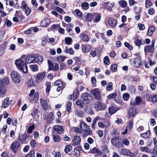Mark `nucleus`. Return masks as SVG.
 Returning <instances> with one entry per match:
<instances>
[{
  "instance_id": "nucleus-1",
  "label": "nucleus",
  "mask_w": 157,
  "mask_h": 157,
  "mask_svg": "<svg viewBox=\"0 0 157 157\" xmlns=\"http://www.w3.org/2000/svg\"><path fill=\"white\" fill-rule=\"evenodd\" d=\"M113 137L111 139V143L113 146L118 147H121L122 145L119 141V135L115 131H113L112 134Z\"/></svg>"
},
{
  "instance_id": "nucleus-2",
  "label": "nucleus",
  "mask_w": 157,
  "mask_h": 157,
  "mask_svg": "<svg viewBox=\"0 0 157 157\" xmlns=\"http://www.w3.org/2000/svg\"><path fill=\"white\" fill-rule=\"evenodd\" d=\"M15 64L20 69L21 71L24 73H27V67L25 62L21 59H17L15 62Z\"/></svg>"
},
{
  "instance_id": "nucleus-3",
  "label": "nucleus",
  "mask_w": 157,
  "mask_h": 157,
  "mask_svg": "<svg viewBox=\"0 0 157 157\" xmlns=\"http://www.w3.org/2000/svg\"><path fill=\"white\" fill-rule=\"evenodd\" d=\"M80 128L82 130L84 131L83 136L84 137L90 135L92 133V131L90 127L83 121L80 122Z\"/></svg>"
},
{
  "instance_id": "nucleus-4",
  "label": "nucleus",
  "mask_w": 157,
  "mask_h": 157,
  "mask_svg": "<svg viewBox=\"0 0 157 157\" xmlns=\"http://www.w3.org/2000/svg\"><path fill=\"white\" fill-rule=\"evenodd\" d=\"M82 101L84 104L90 103L93 100V97L90 94L85 93L81 96Z\"/></svg>"
},
{
  "instance_id": "nucleus-5",
  "label": "nucleus",
  "mask_w": 157,
  "mask_h": 157,
  "mask_svg": "<svg viewBox=\"0 0 157 157\" xmlns=\"http://www.w3.org/2000/svg\"><path fill=\"white\" fill-rule=\"evenodd\" d=\"M11 77L15 83H19L21 81L20 75L16 71H12L11 73Z\"/></svg>"
},
{
  "instance_id": "nucleus-6",
  "label": "nucleus",
  "mask_w": 157,
  "mask_h": 157,
  "mask_svg": "<svg viewBox=\"0 0 157 157\" xmlns=\"http://www.w3.org/2000/svg\"><path fill=\"white\" fill-rule=\"evenodd\" d=\"M94 107L96 110L99 111L105 109L106 106L105 104L101 102L96 101L94 104Z\"/></svg>"
},
{
  "instance_id": "nucleus-7",
  "label": "nucleus",
  "mask_w": 157,
  "mask_h": 157,
  "mask_svg": "<svg viewBox=\"0 0 157 157\" xmlns=\"http://www.w3.org/2000/svg\"><path fill=\"white\" fill-rule=\"evenodd\" d=\"M38 56H39L37 54H32L28 56L26 58L25 61L29 63H35V58H36V57H38Z\"/></svg>"
},
{
  "instance_id": "nucleus-8",
  "label": "nucleus",
  "mask_w": 157,
  "mask_h": 157,
  "mask_svg": "<svg viewBox=\"0 0 157 157\" xmlns=\"http://www.w3.org/2000/svg\"><path fill=\"white\" fill-rule=\"evenodd\" d=\"M48 63L49 65V70H53L57 71L59 69V65L57 63H55L54 64L51 61L49 60H48Z\"/></svg>"
},
{
  "instance_id": "nucleus-9",
  "label": "nucleus",
  "mask_w": 157,
  "mask_h": 157,
  "mask_svg": "<svg viewBox=\"0 0 157 157\" xmlns=\"http://www.w3.org/2000/svg\"><path fill=\"white\" fill-rule=\"evenodd\" d=\"M20 145V143L17 141H15L11 145L12 151L14 153H16L19 148Z\"/></svg>"
},
{
  "instance_id": "nucleus-10",
  "label": "nucleus",
  "mask_w": 157,
  "mask_h": 157,
  "mask_svg": "<svg viewBox=\"0 0 157 157\" xmlns=\"http://www.w3.org/2000/svg\"><path fill=\"white\" fill-rule=\"evenodd\" d=\"M45 73L40 72L36 75V82L37 83L40 82L44 78L45 76Z\"/></svg>"
},
{
  "instance_id": "nucleus-11",
  "label": "nucleus",
  "mask_w": 157,
  "mask_h": 157,
  "mask_svg": "<svg viewBox=\"0 0 157 157\" xmlns=\"http://www.w3.org/2000/svg\"><path fill=\"white\" fill-rule=\"evenodd\" d=\"M12 101L10 98L6 97L2 101V107L4 108H7L11 104Z\"/></svg>"
},
{
  "instance_id": "nucleus-12",
  "label": "nucleus",
  "mask_w": 157,
  "mask_h": 157,
  "mask_svg": "<svg viewBox=\"0 0 157 157\" xmlns=\"http://www.w3.org/2000/svg\"><path fill=\"white\" fill-rule=\"evenodd\" d=\"M133 61L132 64L134 67L137 68L141 66L142 63L141 60L139 58L133 59Z\"/></svg>"
},
{
  "instance_id": "nucleus-13",
  "label": "nucleus",
  "mask_w": 157,
  "mask_h": 157,
  "mask_svg": "<svg viewBox=\"0 0 157 157\" xmlns=\"http://www.w3.org/2000/svg\"><path fill=\"white\" fill-rule=\"evenodd\" d=\"M99 90L98 89H95L92 91L91 93L94 98L96 100H100L101 97L99 94Z\"/></svg>"
},
{
  "instance_id": "nucleus-14",
  "label": "nucleus",
  "mask_w": 157,
  "mask_h": 157,
  "mask_svg": "<svg viewBox=\"0 0 157 157\" xmlns=\"http://www.w3.org/2000/svg\"><path fill=\"white\" fill-rule=\"evenodd\" d=\"M136 113V110L134 108H130L128 109V113L127 117L128 118L133 117Z\"/></svg>"
},
{
  "instance_id": "nucleus-15",
  "label": "nucleus",
  "mask_w": 157,
  "mask_h": 157,
  "mask_svg": "<svg viewBox=\"0 0 157 157\" xmlns=\"http://www.w3.org/2000/svg\"><path fill=\"white\" fill-rule=\"evenodd\" d=\"M45 118L47 121L48 123L50 124L52 123L54 119L53 113L50 112Z\"/></svg>"
},
{
  "instance_id": "nucleus-16",
  "label": "nucleus",
  "mask_w": 157,
  "mask_h": 157,
  "mask_svg": "<svg viewBox=\"0 0 157 157\" xmlns=\"http://www.w3.org/2000/svg\"><path fill=\"white\" fill-rule=\"evenodd\" d=\"M40 101L41 105L43 110L46 111L48 107V102L42 98H40Z\"/></svg>"
},
{
  "instance_id": "nucleus-17",
  "label": "nucleus",
  "mask_w": 157,
  "mask_h": 157,
  "mask_svg": "<svg viewBox=\"0 0 157 157\" xmlns=\"http://www.w3.org/2000/svg\"><path fill=\"white\" fill-rule=\"evenodd\" d=\"M53 129L59 134L62 133L63 131V129L62 126L58 125L54 126Z\"/></svg>"
},
{
  "instance_id": "nucleus-18",
  "label": "nucleus",
  "mask_w": 157,
  "mask_h": 157,
  "mask_svg": "<svg viewBox=\"0 0 157 157\" xmlns=\"http://www.w3.org/2000/svg\"><path fill=\"white\" fill-rule=\"evenodd\" d=\"M81 141V138L79 136H75L72 140V145L73 146L78 145L80 143Z\"/></svg>"
},
{
  "instance_id": "nucleus-19",
  "label": "nucleus",
  "mask_w": 157,
  "mask_h": 157,
  "mask_svg": "<svg viewBox=\"0 0 157 157\" xmlns=\"http://www.w3.org/2000/svg\"><path fill=\"white\" fill-rule=\"evenodd\" d=\"M29 136V134L24 133L23 135L19 136L18 140L21 143H24L25 141L28 138Z\"/></svg>"
},
{
  "instance_id": "nucleus-20",
  "label": "nucleus",
  "mask_w": 157,
  "mask_h": 157,
  "mask_svg": "<svg viewBox=\"0 0 157 157\" xmlns=\"http://www.w3.org/2000/svg\"><path fill=\"white\" fill-rule=\"evenodd\" d=\"M51 20L48 18L43 20L40 22V24L42 26L46 27L48 25L51 23Z\"/></svg>"
},
{
  "instance_id": "nucleus-21",
  "label": "nucleus",
  "mask_w": 157,
  "mask_h": 157,
  "mask_svg": "<svg viewBox=\"0 0 157 157\" xmlns=\"http://www.w3.org/2000/svg\"><path fill=\"white\" fill-rule=\"evenodd\" d=\"M120 154L123 155H127L131 156L132 155L133 153H131L129 150L126 149H121L119 153Z\"/></svg>"
},
{
  "instance_id": "nucleus-22",
  "label": "nucleus",
  "mask_w": 157,
  "mask_h": 157,
  "mask_svg": "<svg viewBox=\"0 0 157 157\" xmlns=\"http://www.w3.org/2000/svg\"><path fill=\"white\" fill-rule=\"evenodd\" d=\"M95 13H87L85 16L86 21L88 22H91L92 20L94 18Z\"/></svg>"
},
{
  "instance_id": "nucleus-23",
  "label": "nucleus",
  "mask_w": 157,
  "mask_h": 157,
  "mask_svg": "<svg viewBox=\"0 0 157 157\" xmlns=\"http://www.w3.org/2000/svg\"><path fill=\"white\" fill-rule=\"evenodd\" d=\"M9 83V80L8 78H4L0 80V87H4Z\"/></svg>"
},
{
  "instance_id": "nucleus-24",
  "label": "nucleus",
  "mask_w": 157,
  "mask_h": 157,
  "mask_svg": "<svg viewBox=\"0 0 157 157\" xmlns=\"http://www.w3.org/2000/svg\"><path fill=\"white\" fill-rule=\"evenodd\" d=\"M108 21L109 25L110 26L113 27H115L117 23V20L111 17H109L108 18Z\"/></svg>"
},
{
  "instance_id": "nucleus-25",
  "label": "nucleus",
  "mask_w": 157,
  "mask_h": 157,
  "mask_svg": "<svg viewBox=\"0 0 157 157\" xmlns=\"http://www.w3.org/2000/svg\"><path fill=\"white\" fill-rule=\"evenodd\" d=\"M144 51L145 53L148 52L153 53L154 51V47L151 45H147L144 47Z\"/></svg>"
},
{
  "instance_id": "nucleus-26",
  "label": "nucleus",
  "mask_w": 157,
  "mask_h": 157,
  "mask_svg": "<svg viewBox=\"0 0 157 157\" xmlns=\"http://www.w3.org/2000/svg\"><path fill=\"white\" fill-rule=\"evenodd\" d=\"M118 109L115 106H110L108 108V112L109 114H112L115 113Z\"/></svg>"
},
{
  "instance_id": "nucleus-27",
  "label": "nucleus",
  "mask_w": 157,
  "mask_h": 157,
  "mask_svg": "<svg viewBox=\"0 0 157 157\" xmlns=\"http://www.w3.org/2000/svg\"><path fill=\"white\" fill-rule=\"evenodd\" d=\"M80 147L77 146L75 147L74 150L73 155L75 157H78L80 155V152L79 151V149Z\"/></svg>"
},
{
  "instance_id": "nucleus-28",
  "label": "nucleus",
  "mask_w": 157,
  "mask_h": 157,
  "mask_svg": "<svg viewBox=\"0 0 157 157\" xmlns=\"http://www.w3.org/2000/svg\"><path fill=\"white\" fill-rule=\"evenodd\" d=\"M82 50L84 53H87L90 50V46L87 44L83 45L82 46Z\"/></svg>"
},
{
  "instance_id": "nucleus-29",
  "label": "nucleus",
  "mask_w": 157,
  "mask_h": 157,
  "mask_svg": "<svg viewBox=\"0 0 157 157\" xmlns=\"http://www.w3.org/2000/svg\"><path fill=\"white\" fill-rule=\"evenodd\" d=\"M81 38L84 41L88 42L89 40V36L86 34L81 33L80 34Z\"/></svg>"
},
{
  "instance_id": "nucleus-30",
  "label": "nucleus",
  "mask_w": 157,
  "mask_h": 157,
  "mask_svg": "<svg viewBox=\"0 0 157 157\" xmlns=\"http://www.w3.org/2000/svg\"><path fill=\"white\" fill-rule=\"evenodd\" d=\"M155 28L154 26H150L149 27L148 30L147 34L148 36L151 35L152 34L153 32L155 31Z\"/></svg>"
},
{
  "instance_id": "nucleus-31",
  "label": "nucleus",
  "mask_w": 157,
  "mask_h": 157,
  "mask_svg": "<svg viewBox=\"0 0 157 157\" xmlns=\"http://www.w3.org/2000/svg\"><path fill=\"white\" fill-rule=\"evenodd\" d=\"M141 40L142 39L140 40L137 38L135 39L134 43L136 45L140 46L141 44H145V42L144 41L142 42Z\"/></svg>"
},
{
  "instance_id": "nucleus-32",
  "label": "nucleus",
  "mask_w": 157,
  "mask_h": 157,
  "mask_svg": "<svg viewBox=\"0 0 157 157\" xmlns=\"http://www.w3.org/2000/svg\"><path fill=\"white\" fill-rule=\"evenodd\" d=\"M75 114L80 117H83L84 116V112L79 110H76Z\"/></svg>"
},
{
  "instance_id": "nucleus-33",
  "label": "nucleus",
  "mask_w": 157,
  "mask_h": 157,
  "mask_svg": "<svg viewBox=\"0 0 157 157\" xmlns=\"http://www.w3.org/2000/svg\"><path fill=\"white\" fill-rule=\"evenodd\" d=\"M109 2H106L102 3H100V8H103L104 9H108L109 8V6H108V5H109Z\"/></svg>"
},
{
  "instance_id": "nucleus-34",
  "label": "nucleus",
  "mask_w": 157,
  "mask_h": 157,
  "mask_svg": "<svg viewBox=\"0 0 157 157\" xmlns=\"http://www.w3.org/2000/svg\"><path fill=\"white\" fill-rule=\"evenodd\" d=\"M119 4L122 8L125 7L127 5V2L124 0H121L118 2Z\"/></svg>"
},
{
  "instance_id": "nucleus-35",
  "label": "nucleus",
  "mask_w": 157,
  "mask_h": 157,
  "mask_svg": "<svg viewBox=\"0 0 157 157\" xmlns=\"http://www.w3.org/2000/svg\"><path fill=\"white\" fill-rule=\"evenodd\" d=\"M72 149V146L70 145H67L65 147L64 149L65 152L66 153H68Z\"/></svg>"
},
{
  "instance_id": "nucleus-36",
  "label": "nucleus",
  "mask_w": 157,
  "mask_h": 157,
  "mask_svg": "<svg viewBox=\"0 0 157 157\" xmlns=\"http://www.w3.org/2000/svg\"><path fill=\"white\" fill-rule=\"evenodd\" d=\"M6 90L4 87H0V98L4 97Z\"/></svg>"
},
{
  "instance_id": "nucleus-37",
  "label": "nucleus",
  "mask_w": 157,
  "mask_h": 157,
  "mask_svg": "<svg viewBox=\"0 0 157 157\" xmlns=\"http://www.w3.org/2000/svg\"><path fill=\"white\" fill-rule=\"evenodd\" d=\"M39 56H38V57H36V58H35V63H41L43 60V58L42 56L40 55L39 54H37Z\"/></svg>"
},
{
  "instance_id": "nucleus-38",
  "label": "nucleus",
  "mask_w": 157,
  "mask_h": 157,
  "mask_svg": "<svg viewBox=\"0 0 157 157\" xmlns=\"http://www.w3.org/2000/svg\"><path fill=\"white\" fill-rule=\"evenodd\" d=\"M139 149L142 152H145L148 153H149L150 152L149 148L147 147H139Z\"/></svg>"
},
{
  "instance_id": "nucleus-39",
  "label": "nucleus",
  "mask_w": 157,
  "mask_h": 157,
  "mask_svg": "<svg viewBox=\"0 0 157 157\" xmlns=\"http://www.w3.org/2000/svg\"><path fill=\"white\" fill-rule=\"evenodd\" d=\"M99 119V117L98 116L95 117L93 120L91 125V127L93 129H94L95 128V124H96L97 120Z\"/></svg>"
},
{
  "instance_id": "nucleus-40",
  "label": "nucleus",
  "mask_w": 157,
  "mask_h": 157,
  "mask_svg": "<svg viewBox=\"0 0 157 157\" xmlns=\"http://www.w3.org/2000/svg\"><path fill=\"white\" fill-rule=\"evenodd\" d=\"M53 138L54 141L56 142H58L60 141L61 140V137L58 135H53Z\"/></svg>"
},
{
  "instance_id": "nucleus-41",
  "label": "nucleus",
  "mask_w": 157,
  "mask_h": 157,
  "mask_svg": "<svg viewBox=\"0 0 157 157\" xmlns=\"http://www.w3.org/2000/svg\"><path fill=\"white\" fill-rule=\"evenodd\" d=\"M71 106V102L69 101H67L66 105V108L68 113L70 112Z\"/></svg>"
},
{
  "instance_id": "nucleus-42",
  "label": "nucleus",
  "mask_w": 157,
  "mask_h": 157,
  "mask_svg": "<svg viewBox=\"0 0 157 157\" xmlns=\"http://www.w3.org/2000/svg\"><path fill=\"white\" fill-rule=\"evenodd\" d=\"M76 104L77 105L80 107H81L82 108L83 107V104L84 103L83 102V101H82V98L81 99L79 100V99L77 100L76 101Z\"/></svg>"
},
{
  "instance_id": "nucleus-43",
  "label": "nucleus",
  "mask_w": 157,
  "mask_h": 157,
  "mask_svg": "<svg viewBox=\"0 0 157 157\" xmlns=\"http://www.w3.org/2000/svg\"><path fill=\"white\" fill-rule=\"evenodd\" d=\"M82 8L84 10H87L89 7V4L87 2H84L82 3L81 4Z\"/></svg>"
},
{
  "instance_id": "nucleus-44",
  "label": "nucleus",
  "mask_w": 157,
  "mask_h": 157,
  "mask_svg": "<svg viewBox=\"0 0 157 157\" xmlns=\"http://www.w3.org/2000/svg\"><path fill=\"white\" fill-rule=\"evenodd\" d=\"M94 17L95 18L93 20V21L94 23H97L100 21L101 19V16L100 15H98L95 13V15H94Z\"/></svg>"
},
{
  "instance_id": "nucleus-45",
  "label": "nucleus",
  "mask_w": 157,
  "mask_h": 157,
  "mask_svg": "<svg viewBox=\"0 0 157 157\" xmlns=\"http://www.w3.org/2000/svg\"><path fill=\"white\" fill-rule=\"evenodd\" d=\"M25 157H35V151L33 150L30 151L29 154L25 155Z\"/></svg>"
},
{
  "instance_id": "nucleus-46",
  "label": "nucleus",
  "mask_w": 157,
  "mask_h": 157,
  "mask_svg": "<svg viewBox=\"0 0 157 157\" xmlns=\"http://www.w3.org/2000/svg\"><path fill=\"white\" fill-rule=\"evenodd\" d=\"M65 43L67 45H70L72 42V39L70 37H68L65 39Z\"/></svg>"
},
{
  "instance_id": "nucleus-47",
  "label": "nucleus",
  "mask_w": 157,
  "mask_h": 157,
  "mask_svg": "<svg viewBox=\"0 0 157 157\" xmlns=\"http://www.w3.org/2000/svg\"><path fill=\"white\" fill-rule=\"evenodd\" d=\"M133 120H130L128 124L127 127H128V128L130 130H131L133 128Z\"/></svg>"
},
{
  "instance_id": "nucleus-48",
  "label": "nucleus",
  "mask_w": 157,
  "mask_h": 157,
  "mask_svg": "<svg viewBox=\"0 0 157 157\" xmlns=\"http://www.w3.org/2000/svg\"><path fill=\"white\" fill-rule=\"evenodd\" d=\"M150 132L149 131H148L146 132L143 133H142L140 134L141 136L144 138H147L149 136V134Z\"/></svg>"
},
{
  "instance_id": "nucleus-49",
  "label": "nucleus",
  "mask_w": 157,
  "mask_h": 157,
  "mask_svg": "<svg viewBox=\"0 0 157 157\" xmlns=\"http://www.w3.org/2000/svg\"><path fill=\"white\" fill-rule=\"evenodd\" d=\"M150 98L153 102H157V95L155 94L150 95Z\"/></svg>"
},
{
  "instance_id": "nucleus-50",
  "label": "nucleus",
  "mask_w": 157,
  "mask_h": 157,
  "mask_svg": "<svg viewBox=\"0 0 157 157\" xmlns=\"http://www.w3.org/2000/svg\"><path fill=\"white\" fill-rule=\"evenodd\" d=\"M104 63L105 65H108L110 63V61L107 56H105L104 58Z\"/></svg>"
},
{
  "instance_id": "nucleus-51",
  "label": "nucleus",
  "mask_w": 157,
  "mask_h": 157,
  "mask_svg": "<svg viewBox=\"0 0 157 157\" xmlns=\"http://www.w3.org/2000/svg\"><path fill=\"white\" fill-rule=\"evenodd\" d=\"M56 10L58 13H60L64 14L66 13V12L63 10L62 8L59 7H56Z\"/></svg>"
},
{
  "instance_id": "nucleus-52",
  "label": "nucleus",
  "mask_w": 157,
  "mask_h": 157,
  "mask_svg": "<svg viewBox=\"0 0 157 157\" xmlns=\"http://www.w3.org/2000/svg\"><path fill=\"white\" fill-rule=\"evenodd\" d=\"M30 145L32 148H34L37 145L36 141L34 140H31L30 142Z\"/></svg>"
},
{
  "instance_id": "nucleus-53",
  "label": "nucleus",
  "mask_w": 157,
  "mask_h": 157,
  "mask_svg": "<svg viewBox=\"0 0 157 157\" xmlns=\"http://www.w3.org/2000/svg\"><path fill=\"white\" fill-rule=\"evenodd\" d=\"M30 67L33 71H37L38 70L37 65H31L30 66Z\"/></svg>"
},
{
  "instance_id": "nucleus-54",
  "label": "nucleus",
  "mask_w": 157,
  "mask_h": 157,
  "mask_svg": "<svg viewBox=\"0 0 157 157\" xmlns=\"http://www.w3.org/2000/svg\"><path fill=\"white\" fill-rule=\"evenodd\" d=\"M152 5V3L150 0H145V6L146 8H149Z\"/></svg>"
},
{
  "instance_id": "nucleus-55",
  "label": "nucleus",
  "mask_w": 157,
  "mask_h": 157,
  "mask_svg": "<svg viewBox=\"0 0 157 157\" xmlns=\"http://www.w3.org/2000/svg\"><path fill=\"white\" fill-rule=\"evenodd\" d=\"M116 96V93H113L109 95L108 96V99H111L112 98H115Z\"/></svg>"
},
{
  "instance_id": "nucleus-56",
  "label": "nucleus",
  "mask_w": 157,
  "mask_h": 157,
  "mask_svg": "<svg viewBox=\"0 0 157 157\" xmlns=\"http://www.w3.org/2000/svg\"><path fill=\"white\" fill-rule=\"evenodd\" d=\"M65 59V57L64 56H59L57 57V60L59 63H61Z\"/></svg>"
},
{
  "instance_id": "nucleus-57",
  "label": "nucleus",
  "mask_w": 157,
  "mask_h": 157,
  "mask_svg": "<svg viewBox=\"0 0 157 157\" xmlns=\"http://www.w3.org/2000/svg\"><path fill=\"white\" fill-rule=\"evenodd\" d=\"M31 3L34 6V10H36V9L37 8V6H38V4L36 2V0H32Z\"/></svg>"
},
{
  "instance_id": "nucleus-58",
  "label": "nucleus",
  "mask_w": 157,
  "mask_h": 157,
  "mask_svg": "<svg viewBox=\"0 0 157 157\" xmlns=\"http://www.w3.org/2000/svg\"><path fill=\"white\" fill-rule=\"evenodd\" d=\"M136 103L137 104V105L140 104L142 101L141 98L138 96H137L135 99Z\"/></svg>"
},
{
  "instance_id": "nucleus-59",
  "label": "nucleus",
  "mask_w": 157,
  "mask_h": 157,
  "mask_svg": "<svg viewBox=\"0 0 157 157\" xmlns=\"http://www.w3.org/2000/svg\"><path fill=\"white\" fill-rule=\"evenodd\" d=\"M35 126L33 125L29 126L28 129V132L29 133H31L33 132V130L34 129Z\"/></svg>"
},
{
  "instance_id": "nucleus-60",
  "label": "nucleus",
  "mask_w": 157,
  "mask_h": 157,
  "mask_svg": "<svg viewBox=\"0 0 157 157\" xmlns=\"http://www.w3.org/2000/svg\"><path fill=\"white\" fill-rule=\"evenodd\" d=\"M122 143L126 146H128L129 144V142L127 139H124L122 140Z\"/></svg>"
},
{
  "instance_id": "nucleus-61",
  "label": "nucleus",
  "mask_w": 157,
  "mask_h": 157,
  "mask_svg": "<svg viewBox=\"0 0 157 157\" xmlns=\"http://www.w3.org/2000/svg\"><path fill=\"white\" fill-rule=\"evenodd\" d=\"M27 5L26 2L24 1H22L21 2V8L23 10L27 8Z\"/></svg>"
},
{
  "instance_id": "nucleus-62",
  "label": "nucleus",
  "mask_w": 157,
  "mask_h": 157,
  "mask_svg": "<svg viewBox=\"0 0 157 157\" xmlns=\"http://www.w3.org/2000/svg\"><path fill=\"white\" fill-rule=\"evenodd\" d=\"M148 13L151 15L155 13V10L152 8H151L148 10Z\"/></svg>"
},
{
  "instance_id": "nucleus-63",
  "label": "nucleus",
  "mask_w": 157,
  "mask_h": 157,
  "mask_svg": "<svg viewBox=\"0 0 157 157\" xmlns=\"http://www.w3.org/2000/svg\"><path fill=\"white\" fill-rule=\"evenodd\" d=\"M129 97V94L128 93L124 94L123 95V98L125 101H127L128 100Z\"/></svg>"
},
{
  "instance_id": "nucleus-64",
  "label": "nucleus",
  "mask_w": 157,
  "mask_h": 157,
  "mask_svg": "<svg viewBox=\"0 0 157 157\" xmlns=\"http://www.w3.org/2000/svg\"><path fill=\"white\" fill-rule=\"evenodd\" d=\"M38 109H34L33 110V112L31 113V114L32 116L33 117L36 116L38 113Z\"/></svg>"
}]
</instances>
